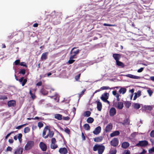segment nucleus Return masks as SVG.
Here are the masks:
<instances>
[{
  "mask_svg": "<svg viewBox=\"0 0 154 154\" xmlns=\"http://www.w3.org/2000/svg\"><path fill=\"white\" fill-rule=\"evenodd\" d=\"M119 144V140L117 138H114L111 141L110 144L113 146H116Z\"/></svg>",
  "mask_w": 154,
  "mask_h": 154,
  "instance_id": "nucleus-5",
  "label": "nucleus"
},
{
  "mask_svg": "<svg viewBox=\"0 0 154 154\" xmlns=\"http://www.w3.org/2000/svg\"><path fill=\"white\" fill-rule=\"evenodd\" d=\"M48 134L47 135H46L45 137V138H48V137L50 138H51L53 137L54 135V132L52 131H51L50 129L48 127Z\"/></svg>",
  "mask_w": 154,
  "mask_h": 154,
  "instance_id": "nucleus-7",
  "label": "nucleus"
},
{
  "mask_svg": "<svg viewBox=\"0 0 154 154\" xmlns=\"http://www.w3.org/2000/svg\"><path fill=\"white\" fill-rule=\"evenodd\" d=\"M105 149V146L102 144H96L94 145L93 148L94 151H98V154H102Z\"/></svg>",
  "mask_w": 154,
  "mask_h": 154,
  "instance_id": "nucleus-1",
  "label": "nucleus"
},
{
  "mask_svg": "<svg viewBox=\"0 0 154 154\" xmlns=\"http://www.w3.org/2000/svg\"><path fill=\"white\" fill-rule=\"evenodd\" d=\"M128 122L129 123V122L128 121V119H126L123 122L124 124L125 125L128 124Z\"/></svg>",
  "mask_w": 154,
  "mask_h": 154,
  "instance_id": "nucleus-55",
  "label": "nucleus"
},
{
  "mask_svg": "<svg viewBox=\"0 0 154 154\" xmlns=\"http://www.w3.org/2000/svg\"><path fill=\"white\" fill-rule=\"evenodd\" d=\"M62 115L61 114H57L55 115V118L58 120H61L62 119Z\"/></svg>",
  "mask_w": 154,
  "mask_h": 154,
  "instance_id": "nucleus-27",
  "label": "nucleus"
},
{
  "mask_svg": "<svg viewBox=\"0 0 154 154\" xmlns=\"http://www.w3.org/2000/svg\"><path fill=\"white\" fill-rule=\"evenodd\" d=\"M112 57L115 60L116 62L119 61L121 57L120 54L116 53L113 54Z\"/></svg>",
  "mask_w": 154,
  "mask_h": 154,
  "instance_id": "nucleus-9",
  "label": "nucleus"
},
{
  "mask_svg": "<svg viewBox=\"0 0 154 154\" xmlns=\"http://www.w3.org/2000/svg\"><path fill=\"white\" fill-rule=\"evenodd\" d=\"M48 52H45L42 54L41 59L42 60H45L47 59Z\"/></svg>",
  "mask_w": 154,
  "mask_h": 154,
  "instance_id": "nucleus-24",
  "label": "nucleus"
},
{
  "mask_svg": "<svg viewBox=\"0 0 154 154\" xmlns=\"http://www.w3.org/2000/svg\"><path fill=\"white\" fill-rule=\"evenodd\" d=\"M76 47H74L71 50L70 52V54L72 55L70 56L71 58H76V55L77 54H78L79 53V49H77L76 50H74L75 49H76Z\"/></svg>",
  "mask_w": 154,
  "mask_h": 154,
  "instance_id": "nucleus-3",
  "label": "nucleus"
},
{
  "mask_svg": "<svg viewBox=\"0 0 154 154\" xmlns=\"http://www.w3.org/2000/svg\"><path fill=\"white\" fill-rule=\"evenodd\" d=\"M124 107L123 103L121 102H118L117 103L116 107L119 109H122Z\"/></svg>",
  "mask_w": 154,
  "mask_h": 154,
  "instance_id": "nucleus-18",
  "label": "nucleus"
},
{
  "mask_svg": "<svg viewBox=\"0 0 154 154\" xmlns=\"http://www.w3.org/2000/svg\"><path fill=\"white\" fill-rule=\"evenodd\" d=\"M140 77L135 76L133 75V79H140Z\"/></svg>",
  "mask_w": 154,
  "mask_h": 154,
  "instance_id": "nucleus-59",
  "label": "nucleus"
},
{
  "mask_svg": "<svg viewBox=\"0 0 154 154\" xmlns=\"http://www.w3.org/2000/svg\"><path fill=\"white\" fill-rule=\"evenodd\" d=\"M143 69V68L141 67V68H140V69H138L137 70V72H142Z\"/></svg>",
  "mask_w": 154,
  "mask_h": 154,
  "instance_id": "nucleus-61",
  "label": "nucleus"
},
{
  "mask_svg": "<svg viewBox=\"0 0 154 154\" xmlns=\"http://www.w3.org/2000/svg\"><path fill=\"white\" fill-rule=\"evenodd\" d=\"M20 65L21 66H23L26 67H27V66L26 65V63L24 62H23L20 63Z\"/></svg>",
  "mask_w": 154,
  "mask_h": 154,
  "instance_id": "nucleus-45",
  "label": "nucleus"
},
{
  "mask_svg": "<svg viewBox=\"0 0 154 154\" xmlns=\"http://www.w3.org/2000/svg\"><path fill=\"white\" fill-rule=\"evenodd\" d=\"M27 123L23 124L20 125L18 126L16 128L18 129H19L22 128L24 126L26 125H27Z\"/></svg>",
  "mask_w": 154,
  "mask_h": 154,
  "instance_id": "nucleus-42",
  "label": "nucleus"
},
{
  "mask_svg": "<svg viewBox=\"0 0 154 154\" xmlns=\"http://www.w3.org/2000/svg\"><path fill=\"white\" fill-rule=\"evenodd\" d=\"M134 94L135 95L133 98L134 100H135L137 99V97H138L137 93H135Z\"/></svg>",
  "mask_w": 154,
  "mask_h": 154,
  "instance_id": "nucleus-63",
  "label": "nucleus"
},
{
  "mask_svg": "<svg viewBox=\"0 0 154 154\" xmlns=\"http://www.w3.org/2000/svg\"><path fill=\"white\" fill-rule=\"evenodd\" d=\"M59 152L61 154H66L68 152L67 149L65 147L60 148Z\"/></svg>",
  "mask_w": 154,
  "mask_h": 154,
  "instance_id": "nucleus-14",
  "label": "nucleus"
},
{
  "mask_svg": "<svg viewBox=\"0 0 154 154\" xmlns=\"http://www.w3.org/2000/svg\"><path fill=\"white\" fill-rule=\"evenodd\" d=\"M148 144V142L146 140L140 141L137 143L136 146L139 147H145Z\"/></svg>",
  "mask_w": 154,
  "mask_h": 154,
  "instance_id": "nucleus-4",
  "label": "nucleus"
},
{
  "mask_svg": "<svg viewBox=\"0 0 154 154\" xmlns=\"http://www.w3.org/2000/svg\"><path fill=\"white\" fill-rule=\"evenodd\" d=\"M116 113V109L114 107L111 108L109 110V114L110 116H113Z\"/></svg>",
  "mask_w": 154,
  "mask_h": 154,
  "instance_id": "nucleus-12",
  "label": "nucleus"
},
{
  "mask_svg": "<svg viewBox=\"0 0 154 154\" xmlns=\"http://www.w3.org/2000/svg\"><path fill=\"white\" fill-rule=\"evenodd\" d=\"M129 145V143L128 142H124L122 144V147L124 149H126Z\"/></svg>",
  "mask_w": 154,
  "mask_h": 154,
  "instance_id": "nucleus-20",
  "label": "nucleus"
},
{
  "mask_svg": "<svg viewBox=\"0 0 154 154\" xmlns=\"http://www.w3.org/2000/svg\"><path fill=\"white\" fill-rule=\"evenodd\" d=\"M84 128L86 130L88 131L90 129V127L89 125L88 124H85L83 125Z\"/></svg>",
  "mask_w": 154,
  "mask_h": 154,
  "instance_id": "nucleus-29",
  "label": "nucleus"
},
{
  "mask_svg": "<svg viewBox=\"0 0 154 154\" xmlns=\"http://www.w3.org/2000/svg\"><path fill=\"white\" fill-rule=\"evenodd\" d=\"M39 146L42 151H45L47 150V145L44 142H41L39 144Z\"/></svg>",
  "mask_w": 154,
  "mask_h": 154,
  "instance_id": "nucleus-6",
  "label": "nucleus"
},
{
  "mask_svg": "<svg viewBox=\"0 0 154 154\" xmlns=\"http://www.w3.org/2000/svg\"><path fill=\"white\" fill-rule=\"evenodd\" d=\"M43 122H39V128H40L43 127Z\"/></svg>",
  "mask_w": 154,
  "mask_h": 154,
  "instance_id": "nucleus-57",
  "label": "nucleus"
},
{
  "mask_svg": "<svg viewBox=\"0 0 154 154\" xmlns=\"http://www.w3.org/2000/svg\"><path fill=\"white\" fill-rule=\"evenodd\" d=\"M124 104L125 106L128 109L129 107L131 106V103L129 101H125L124 102Z\"/></svg>",
  "mask_w": 154,
  "mask_h": 154,
  "instance_id": "nucleus-23",
  "label": "nucleus"
},
{
  "mask_svg": "<svg viewBox=\"0 0 154 154\" xmlns=\"http://www.w3.org/2000/svg\"><path fill=\"white\" fill-rule=\"evenodd\" d=\"M149 152L150 154H151L152 152H154V147H153L152 148L149 149Z\"/></svg>",
  "mask_w": 154,
  "mask_h": 154,
  "instance_id": "nucleus-46",
  "label": "nucleus"
},
{
  "mask_svg": "<svg viewBox=\"0 0 154 154\" xmlns=\"http://www.w3.org/2000/svg\"><path fill=\"white\" fill-rule=\"evenodd\" d=\"M112 124L111 123H109L106 127L105 131L106 132H109L112 129Z\"/></svg>",
  "mask_w": 154,
  "mask_h": 154,
  "instance_id": "nucleus-10",
  "label": "nucleus"
},
{
  "mask_svg": "<svg viewBox=\"0 0 154 154\" xmlns=\"http://www.w3.org/2000/svg\"><path fill=\"white\" fill-rule=\"evenodd\" d=\"M70 119V118L68 116L64 117H62V119L64 120L68 121Z\"/></svg>",
  "mask_w": 154,
  "mask_h": 154,
  "instance_id": "nucleus-52",
  "label": "nucleus"
},
{
  "mask_svg": "<svg viewBox=\"0 0 154 154\" xmlns=\"http://www.w3.org/2000/svg\"><path fill=\"white\" fill-rule=\"evenodd\" d=\"M103 137L101 136H100L95 138L94 139V140L95 142H100L103 140Z\"/></svg>",
  "mask_w": 154,
  "mask_h": 154,
  "instance_id": "nucleus-19",
  "label": "nucleus"
},
{
  "mask_svg": "<svg viewBox=\"0 0 154 154\" xmlns=\"http://www.w3.org/2000/svg\"><path fill=\"white\" fill-rule=\"evenodd\" d=\"M80 75L81 74H79L75 76V79L76 81H77L79 79Z\"/></svg>",
  "mask_w": 154,
  "mask_h": 154,
  "instance_id": "nucleus-56",
  "label": "nucleus"
},
{
  "mask_svg": "<svg viewBox=\"0 0 154 154\" xmlns=\"http://www.w3.org/2000/svg\"><path fill=\"white\" fill-rule=\"evenodd\" d=\"M126 76H127V77H128L130 78L133 79V75H132L131 74H128L126 75Z\"/></svg>",
  "mask_w": 154,
  "mask_h": 154,
  "instance_id": "nucleus-60",
  "label": "nucleus"
},
{
  "mask_svg": "<svg viewBox=\"0 0 154 154\" xmlns=\"http://www.w3.org/2000/svg\"><path fill=\"white\" fill-rule=\"evenodd\" d=\"M48 126H46L45 128L44 129L43 133H42V136L43 137L45 138V136L46 135V132H47V131H48Z\"/></svg>",
  "mask_w": 154,
  "mask_h": 154,
  "instance_id": "nucleus-31",
  "label": "nucleus"
},
{
  "mask_svg": "<svg viewBox=\"0 0 154 154\" xmlns=\"http://www.w3.org/2000/svg\"><path fill=\"white\" fill-rule=\"evenodd\" d=\"M117 152L116 150L115 149L111 150L109 152V154H116Z\"/></svg>",
  "mask_w": 154,
  "mask_h": 154,
  "instance_id": "nucleus-37",
  "label": "nucleus"
},
{
  "mask_svg": "<svg viewBox=\"0 0 154 154\" xmlns=\"http://www.w3.org/2000/svg\"><path fill=\"white\" fill-rule=\"evenodd\" d=\"M14 132V131H12L10 133H8L7 134V135L5 137V139H7L8 137L12 134H13Z\"/></svg>",
  "mask_w": 154,
  "mask_h": 154,
  "instance_id": "nucleus-53",
  "label": "nucleus"
},
{
  "mask_svg": "<svg viewBox=\"0 0 154 154\" xmlns=\"http://www.w3.org/2000/svg\"><path fill=\"white\" fill-rule=\"evenodd\" d=\"M86 90V89H84L82 91L80 94H79V97H81L82 96V95L84 94L85 92V91Z\"/></svg>",
  "mask_w": 154,
  "mask_h": 154,
  "instance_id": "nucleus-43",
  "label": "nucleus"
},
{
  "mask_svg": "<svg viewBox=\"0 0 154 154\" xmlns=\"http://www.w3.org/2000/svg\"><path fill=\"white\" fill-rule=\"evenodd\" d=\"M144 108L145 110L151 111L152 109V107L151 106H144Z\"/></svg>",
  "mask_w": 154,
  "mask_h": 154,
  "instance_id": "nucleus-30",
  "label": "nucleus"
},
{
  "mask_svg": "<svg viewBox=\"0 0 154 154\" xmlns=\"http://www.w3.org/2000/svg\"><path fill=\"white\" fill-rule=\"evenodd\" d=\"M14 63L15 65H17L18 64L20 65V60H17L15 61Z\"/></svg>",
  "mask_w": 154,
  "mask_h": 154,
  "instance_id": "nucleus-48",
  "label": "nucleus"
},
{
  "mask_svg": "<svg viewBox=\"0 0 154 154\" xmlns=\"http://www.w3.org/2000/svg\"><path fill=\"white\" fill-rule=\"evenodd\" d=\"M120 134V132L118 131H116L111 133L110 134L111 137H113L119 135Z\"/></svg>",
  "mask_w": 154,
  "mask_h": 154,
  "instance_id": "nucleus-22",
  "label": "nucleus"
},
{
  "mask_svg": "<svg viewBox=\"0 0 154 154\" xmlns=\"http://www.w3.org/2000/svg\"><path fill=\"white\" fill-rule=\"evenodd\" d=\"M147 91L149 94V96H151L153 93L152 91L150 89L148 90Z\"/></svg>",
  "mask_w": 154,
  "mask_h": 154,
  "instance_id": "nucleus-44",
  "label": "nucleus"
},
{
  "mask_svg": "<svg viewBox=\"0 0 154 154\" xmlns=\"http://www.w3.org/2000/svg\"><path fill=\"white\" fill-rule=\"evenodd\" d=\"M27 82V79H26L23 80L22 82V86H24Z\"/></svg>",
  "mask_w": 154,
  "mask_h": 154,
  "instance_id": "nucleus-51",
  "label": "nucleus"
},
{
  "mask_svg": "<svg viewBox=\"0 0 154 154\" xmlns=\"http://www.w3.org/2000/svg\"><path fill=\"white\" fill-rule=\"evenodd\" d=\"M126 89L125 88H121L119 90V92L120 94L122 93L124 94L126 92Z\"/></svg>",
  "mask_w": 154,
  "mask_h": 154,
  "instance_id": "nucleus-28",
  "label": "nucleus"
},
{
  "mask_svg": "<svg viewBox=\"0 0 154 154\" xmlns=\"http://www.w3.org/2000/svg\"><path fill=\"white\" fill-rule=\"evenodd\" d=\"M134 107L135 109H138L140 107V104L138 103H135L134 104Z\"/></svg>",
  "mask_w": 154,
  "mask_h": 154,
  "instance_id": "nucleus-36",
  "label": "nucleus"
},
{
  "mask_svg": "<svg viewBox=\"0 0 154 154\" xmlns=\"http://www.w3.org/2000/svg\"><path fill=\"white\" fill-rule=\"evenodd\" d=\"M58 147L57 145L55 143H51V148L52 149H55Z\"/></svg>",
  "mask_w": 154,
  "mask_h": 154,
  "instance_id": "nucleus-34",
  "label": "nucleus"
},
{
  "mask_svg": "<svg viewBox=\"0 0 154 154\" xmlns=\"http://www.w3.org/2000/svg\"><path fill=\"white\" fill-rule=\"evenodd\" d=\"M56 143V140L55 138H52L51 139V143Z\"/></svg>",
  "mask_w": 154,
  "mask_h": 154,
  "instance_id": "nucleus-49",
  "label": "nucleus"
},
{
  "mask_svg": "<svg viewBox=\"0 0 154 154\" xmlns=\"http://www.w3.org/2000/svg\"><path fill=\"white\" fill-rule=\"evenodd\" d=\"M137 95H138V97H139L141 95V91L140 90H139L137 91Z\"/></svg>",
  "mask_w": 154,
  "mask_h": 154,
  "instance_id": "nucleus-62",
  "label": "nucleus"
},
{
  "mask_svg": "<svg viewBox=\"0 0 154 154\" xmlns=\"http://www.w3.org/2000/svg\"><path fill=\"white\" fill-rule=\"evenodd\" d=\"M30 128L29 127H26L24 129V132L26 133H27L30 131Z\"/></svg>",
  "mask_w": 154,
  "mask_h": 154,
  "instance_id": "nucleus-39",
  "label": "nucleus"
},
{
  "mask_svg": "<svg viewBox=\"0 0 154 154\" xmlns=\"http://www.w3.org/2000/svg\"><path fill=\"white\" fill-rule=\"evenodd\" d=\"M23 152V149L20 147L18 148L15 150L14 154H22Z\"/></svg>",
  "mask_w": 154,
  "mask_h": 154,
  "instance_id": "nucleus-17",
  "label": "nucleus"
},
{
  "mask_svg": "<svg viewBox=\"0 0 154 154\" xmlns=\"http://www.w3.org/2000/svg\"><path fill=\"white\" fill-rule=\"evenodd\" d=\"M146 152V151L144 149H143V151L142 152L140 153L139 154H145V153Z\"/></svg>",
  "mask_w": 154,
  "mask_h": 154,
  "instance_id": "nucleus-64",
  "label": "nucleus"
},
{
  "mask_svg": "<svg viewBox=\"0 0 154 154\" xmlns=\"http://www.w3.org/2000/svg\"><path fill=\"white\" fill-rule=\"evenodd\" d=\"M95 103H97V110L99 111H100L102 109V104L101 103L100 101V100L96 101Z\"/></svg>",
  "mask_w": 154,
  "mask_h": 154,
  "instance_id": "nucleus-13",
  "label": "nucleus"
},
{
  "mask_svg": "<svg viewBox=\"0 0 154 154\" xmlns=\"http://www.w3.org/2000/svg\"><path fill=\"white\" fill-rule=\"evenodd\" d=\"M103 25L105 26H116V25L115 24H110L104 23L103 24Z\"/></svg>",
  "mask_w": 154,
  "mask_h": 154,
  "instance_id": "nucleus-40",
  "label": "nucleus"
},
{
  "mask_svg": "<svg viewBox=\"0 0 154 154\" xmlns=\"http://www.w3.org/2000/svg\"><path fill=\"white\" fill-rule=\"evenodd\" d=\"M29 94L31 95V97L32 99H34L35 98V91H32L30 90H29Z\"/></svg>",
  "mask_w": 154,
  "mask_h": 154,
  "instance_id": "nucleus-25",
  "label": "nucleus"
},
{
  "mask_svg": "<svg viewBox=\"0 0 154 154\" xmlns=\"http://www.w3.org/2000/svg\"><path fill=\"white\" fill-rule=\"evenodd\" d=\"M150 135L151 137H154V130H152L150 134Z\"/></svg>",
  "mask_w": 154,
  "mask_h": 154,
  "instance_id": "nucleus-54",
  "label": "nucleus"
},
{
  "mask_svg": "<svg viewBox=\"0 0 154 154\" xmlns=\"http://www.w3.org/2000/svg\"><path fill=\"white\" fill-rule=\"evenodd\" d=\"M23 135L21 133L18 134V136H15L14 137V139L15 140H17L18 139L20 143H21L22 142V137Z\"/></svg>",
  "mask_w": 154,
  "mask_h": 154,
  "instance_id": "nucleus-8",
  "label": "nucleus"
},
{
  "mask_svg": "<svg viewBox=\"0 0 154 154\" xmlns=\"http://www.w3.org/2000/svg\"><path fill=\"white\" fill-rule=\"evenodd\" d=\"M12 150V147H11L8 146L7 148L6 151V152H7V151H10L11 152V151Z\"/></svg>",
  "mask_w": 154,
  "mask_h": 154,
  "instance_id": "nucleus-50",
  "label": "nucleus"
},
{
  "mask_svg": "<svg viewBox=\"0 0 154 154\" xmlns=\"http://www.w3.org/2000/svg\"><path fill=\"white\" fill-rule=\"evenodd\" d=\"M65 132L68 134H69L70 133V131L69 129L68 128H67L66 129H65L64 130Z\"/></svg>",
  "mask_w": 154,
  "mask_h": 154,
  "instance_id": "nucleus-47",
  "label": "nucleus"
},
{
  "mask_svg": "<svg viewBox=\"0 0 154 154\" xmlns=\"http://www.w3.org/2000/svg\"><path fill=\"white\" fill-rule=\"evenodd\" d=\"M34 144L33 141L31 140L28 141L25 146V150L27 151L31 149L34 146Z\"/></svg>",
  "mask_w": 154,
  "mask_h": 154,
  "instance_id": "nucleus-2",
  "label": "nucleus"
},
{
  "mask_svg": "<svg viewBox=\"0 0 154 154\" xmlns=\"http://www.w3.org/2000/svg\"><path fill=\"white\" fill-rule=\"evenodd\" d=\"M7 105L9 107H14L16 105V103L15 100H11L8 102Z\"/></svg>",
  "mask_w": 154,
  "mask_h": 154,
  "instance_id": "nucleus-16",
  "label": "nucleus"
},
{
  "mask_svg": "<svg viewBox=\"0 0 154 154\" xmlns=\"http://www.w3.org/2000/svg\"><path fill=\"white\" fill-rule=\"evenodd\" d=\"M26 73V70L24 69H22L20 70L19 73L20 74H21L23 75H24Z\"/></svg>",
  "mask_w": 154,
  "mask_h": 154,
  "instance_id": "nucleus-41",
  "label": "nucleus"
},
{
  "mask_svg": "<svg viewBox=\"0 0 154 154\" xmlns=\"http://www.w3.org/2000/svg\"><path fill=\"white\" fill-rule=\"evenodd\" d=\"M109 94L107 93H105L103 94L100 99L103 101L106 100L109 98Z\"/></svg>",
  "mask_w": 154,
  "mask_h": 154,
  "instance_id": "nucleus-11",
  "label": "nucleus"
},
{
  "mask_svg": "<svg viewBox=\"0 0 154 154\" xmlns=\"http://www.w3.org/2000/svg\"><path fill=\"white\" fill-rule=\"evenodd\" d=\"M101 128L99 126L95 128L94 131H93V133L95 135L99 134L101 132Z\"/></svg>",
  "mask_w": 154,
  "mask_h": 154,
  "instance_id": "nucleus-15",
  "label": "nucleus"
},
{
  "mask_svg": "<svg viewBox=\"0 0 154 154\" xmlns=\"http://www.w3.org/2000/svg\"><path fill=\"white\" fill-rule=\"evenodd\" d=\"M100 90H108V89H112L114 88H110L109 86H103L100 88Z\"/></svg>",
  "mask_w": 154,
  "mask_h": 154,
  "instance_id": "nucleus-32",
  "label": "nucleus"
},
{
  "mask_svg": "<svg viewBox=\"0 0 154 154\" xmlns=\"http://www.w3.org/2000/svg\"><path fill=\"white\" fill-rule=\"evenodd\" d=\"M119 94H117V95L116 96V100L117 101H119L120 100V99L119 97Z\"/></svg>",
  "mask_w": 154,
  "mask_h": 154,
  "instance_id": "nucleus-58",
  "label": "nucleus"
},
{
  "mask_svg": "<svg viewBox=\"0 0 154 154\" xmlns=\"http://www.w3.org/2000/svg\"><path fill=\"white\" fill-rule=\"evenodd\" d=\"M91 114V112L89 111H86L85 113V116L89 117Z\"/></svg>",
  "mask_w": 154,
  "mask_h": 154,
  "instance_id": "nucleus-38",
  "label": "nucleus"
},
{
  "mask_svg": "<svg viewBox=\"0 0 154 154\" xmlns=\"http://www.w3.org/2000/svg\"><path fill=\"white\" fill-rule=\"evenodd\" d=\"M116 62V65L119 67L121 68H124L125 66V65L122 62L120 61L119 60L118 61Z\"/></svg>",
  "mask_w": 154,
  "mask_h": 154,
  "instance_id": "nucleus-21",
  "label": "nucleus"
},
{
  "mask_svg": "<svg viewBox=\"0 0 154 154\" xmlns=\"http://www.w3.org/2000/svg\"><path fill=\"white\" fill-rule=\"evenodd\" d=\"M94 121V119L91 117L88 118L87 120V122L88 123H92Z\"/></svg>",
  "mask_w": 154,
  "mask_h": 154,
  "instance_id": "nucleus-33",
  "label": "nucleus"
},
{
  "mask_svg": "<svg viewBox=\"0 0 154 154\" xmlns=\"http://www.w3.org/2000/svg\"><path fill=\"white\" fill-rule=\"evenodd\" d=\"M40 92L44 95H45L48 93V91L46 90L44 88H42L40 90Z\"/></svg>",
  "mask_w": 154,
  "mask_h": 154,
  "instance_id": "nucleus-26",
  "label": "nucleus"
},
{
  "mask_svg": "<svg viewBox=\"0 0 154 154\" xmlns=\"http://www.w3.org/2000/svg\"><path fill=\"white\" fill-rule=\"evenodd\" d=\"M73 59L74 58H71V57L70 56L69 60L68 61V63L69 64H71L75 61V60L72 59Z\"/></svg>",
  "mask_w": 154,
  "mask_h": 154,
  "instance_id": "nucleus-35",
  "label": "nucleus"
}]
</instances>
